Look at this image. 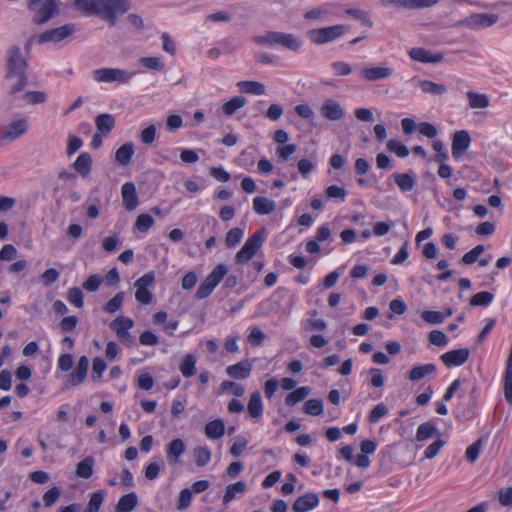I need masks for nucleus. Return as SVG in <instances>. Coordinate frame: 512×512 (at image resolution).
I'll list each match as a JSON object with an SVG mask.
<instances>
[{
	"label": "nucleus",
	"mask_w": 512,
	"mask_h": 512,
	"mask_svg": "<svg viewBox=\"0 0 512 512\" xmlns=\"http://www.w3.org/2000/svg\"><path fill=\"white\" fill-rule=\"evenodd\" d=\"M58 0H28V8L33 12V22L42 25L60 12Z\"/></svg>",
	"instance_id": "nucleus-1"
},
{
	"label": "nucleus",
	"mask_w": 512,
	"mask_h": 512,
	"mask_svg": "<svg viewBox=\"0 0 512 512\" xmlns=\"http://www.w3.org/2000/svg\"><path fill=\"white\" fill-rule=\"evenodd\" d=\"M99 17L107 21L111 27L116 24L117 16L125 14L130 9L129 0H99Z\"/></svg>",
	"instance_id": "nucleus-2"
},
{
	"label": "nucleus",
	"mask_w": 512,
	"mask_h": 512,
	"mask_svg": "<svg viewBox=\"0 0 512 512\" xmlns=\"http://www.w3.org/2000/svg\"><path fill=\"white\" fill-rule=\"evenodd\" d=\"M347 30L348 26L338 24L329 27L311 29L307 31L306 36L312 43L316 45H323L340 38Z\"/></svg>",
	"instance_id": "nucleus-3"
},
{
	"label": "nucleus",
	"mask_w": 512,
	"mask_h": 512,
	"mask_svg": "<svg viewBox=\"0 0 512 512\" xmlns=\"http://www.w3.org/2000/svg\"><path fill=\"white\" fill-rule=\"evenodd\" d=\"M228 269L225 264H218L215 268L207 275V277L200 283L195 296L197 299H205L207 298L216 286L223 280L226 276Z\"/></svg>",
	"instance_id": "nucleus-4"
},
{
	"label": "nucleus",
	"mask_w": 512,
	"mask_h": 512,
	"mask_svg": "<svg viewBox=\"0 0 512 512\" xmlns=\"http://www.w3.org/2000/svg\"><path fill=\"white\" fill-rule=\"evenodd\" d=\"M265 229L255 232L249 237L243 247L236 253L235 262L237 264L247 263L259 251L264 242Z\"/></svg>",
	"instance_id": "nucleus-5"
},
{
	"label": "nucleus",
	"mask_w": 512,
	"mask_h": 512,
	"mask_svg": "<svg viewBox=\"0 0 512 512\" xmlns=\"http://www.w3.org/2000/svg\"><path fill=\"white\" fill-rule=\"evenodd\" d=\"M28 64L18 46H13L7 53V73L5 79L10 82L15 75H26Z\"/></svg>",
	"instance_id": "nucleus-6"
},
{
	"label": "nucleus",
	"mask_w": 512,
	"mask_h": 512,
	"mask_svg": "<svg viewBox=\"0 0 512 512\" xmlns=\"http://www.w3.org/2000/svg\"><path fill=\"white\" fill-rule=\"evenodd\" d=\"M134 73L119 68H99L92 71V78L97 82L119 84L128 83Z\"/></svg>",
	"instance_id": "nucleus-7"
},
{
	"label": "nucleus",
	"mask_w": 512,
	"mask_h": 512,
	"mask_svg": "<svg viewBox=\"0 0 512 512\" xmlns=\"http://www.w3.org/2000/svg\"><path fill=\"white\" fill-rule=\"evenodd\" d=\"M499 20L497 14L491 13H475L465 17L462 20L457 21L454 27L461 28L466 27L471 30L487 28L496 24Z\"/></svg>",
	"instance_id": "nucleus-8"
},
{
	"label": "nucleus",
	"mask_w": 512,
	"mask_h": 512,
	"mask_svg": "<svg viewBox=\"0 0 512 512\" xmlns=\"http://www.w3.org/2000/svg\"><path fill=\"white\" fill-rule=\"evenodd\" d=\"M320 115L329 121H340L345 116V111L341 104L333 98L325 99L319 109Z\"/></svg>",
	"instance_id": "nucleus-9"
},
{
	"label": "nucleus",
	"mask_w": 512,
	"mask_h": 512,
	"mask_svg": "<svg viewBox=\"0 0 512 512\" xmlns=\"http://www.w3.org/2000/svg\"><path fill=\"white\" fill-rule=\"evenodd\" d=\"M75 31L73 24H66L61 27L53 28L41 33L38 37V43L60 42L72 35Z\"/></svg>",
	"instance_id": "nucleus-10"
},
{
	"label": "nucleus",
	"mask_w": 512,
	"mask_h": 512,
	"mask_svg": "<svg viewBox=\"0 0 512 512\" xmlns=\"http://www.w3.org/2000/svg\"><path fill=\"white\" fill-rule=\"evenodd\" d=\"M409 56L412 60L424 64H436L443 61L444 56L439 52H432L431 50L423 47H414L409 51Z\"/></svg>",
	"instance_id": "nucleus-11"
},
{
	"label": "nucleus",
	"mask_w": 512,
	"mask_h": 512,
	"mask_svg": "<svg viewBox=\"0 0 512 512\" xmlns=\"http://www.w3.org/2000/svg\"><path fill=\"white\" fill-rule=\"evenodd\" d=\"M360 75L368 82L385 80L394 75V68L391 66L366 67L361 70Z\"/></svg>",
	"instance_id": "nucleus-12"
},
{
	"label": "nucleus",
	"mask_w": 512,
	"mask_h": 512,
	"mask_svg": "<svg viewBox=\"0 0 512 512\" xmlns=\"http://www.w3.org/2000/svg\"><path fill=\"white\" fill-rule=\"evenodd\" d=\"M28 130L26 119H19L9 123L2 132L1 139L6 142H12L24 135Z\"/></svg>",
	"instance_id": "nucleus-13"
},
{
	"label": "nucleus",
	"mask_w": 512,
	"mask_h": 512,
	"mask_svg": "<svg viewBox=\"0 0 512 512\" xmlns=\"http://www.w3.org/2000/svg\"><path fill=\"white\" fill-rule=\"evenodd\" d=\"M438 3V0H383L382 6H394L408 10H416L431 7Z\"/></svg>",
	"instance_id": "nucleus-14"
},
{
	"label": "nucleus",
	"mask_w": 512,
	"mask_h": 512,
	"mask_svg": "<svg viewBox=\"0 0 512 512\" xmlns=\"http://www.w3.org/2000/svg\"><path fill=\"white\" fill-rule=\"evenodd\" d=\"M470 356V350L468 348H461L450 350L441 355L440 359L444 365L448 368L454 366H461L467 362Z\"/></svg>",
	"instance_id": "nucleus-15"
},
{
	"label": "nucleus",
	"mask_w": 512,
	"mask_h": 512,
	"mask_svg": "<svg viewBox=\"0 0 512 512\" xmlns=\"http://www.w3.org/2000/svg\"><path fill=\"white\" fill-rule=\"evenodd\" d=\"M471 143V137L466 130H460L454 133L452 138V155L455 159H460Z\"/></svg>",
	"instance_id": "nucleus-16"
},
{
	"label": "nucleus",
	"mask_w": 512,
	"mask_h": 512,
	"mask_svg": "<svg viewBox=\"0 0 512 512\" xmlns=\"http://www.w3.org/2000/svg\"><path fill=\"white\" fill-rule=\"evenodd\" d=\"M121 195L123 206L127 211H133L139 204L137 191L133 182H126L122 185Z\"/></svg>",
	"instance_id": "nucleus-17"
},
{
	"label": "nucleus",
	"mask_w": 512,
	"mask_h": 512,
	"mask_svg": "<svg viewBox=\"0 0 512 512\" xmlns=\"http://www.w3.org/2000/svg\"><path fill=\"white\" fill-rule=\"evenodd\" d=\"M319 504V496L316 493L308 492L298 497L292 505L293 512H307Z\"/></svg>",
	"instance_id": "nucleus-18"
},
{
	"label": "nucleus",
	"mask_w": 512,
	"mask_h": 512,
	"mask_svg": "<svg viewBox=\"0 0 512 512\" xmlns=\"http://www.w3.org/2000/svg\"><path fill=\"white\" fill-rule=\"evenodd\" d=\"M436 372L437 367L433 363L416 365L408 371L406 377L412 382H417L429 376L434 377Z\"/></svg>",
	"instance_id": "nucleus-19"
},
{
	"label": "nucleus",
	"mask_w": 512,
	"mask_h": 512,
	"mask_svg": "<svg viewBox=\"0 0 512 512\" xmlns=\"http://www.w3.org/2000/svg\"><path fill=\"white\" fill-rule=\"evenodd\" d=\"M252 364L247 361H240L226 368V374L234 379H246L251 375Z\"/></svg>",
	"instance_id": "nucleus-20"
},
{
	"label": "nucleus",
	"mask_w": 512,
	"mask_h": 512,
	"mask_svg": "<svg viewBox=\"0 0 512 512\" xmlns=\"http://www.w3.org/2000/svg\"><path fill=\"white\" fill-rule=\"evenodd\" d=\"M421 89V91L425 94H430L433 96H441L447 93L448 88L446 85L441 83H436L431 80L425 79H414Z\"/></svg>",
	"instance_id": "nucleus-21"
},
{
	"label": "nucleus",
	"mask_w": 512,
	"mask_h": 512,
	"mask_svg": "<svg viewBox=\"0 0 512 512\" xmlns=\"http://www.w3.org/2000/svg\"><path fill=\"white\" fill-rule=\"evenodd\" d=\"M115 123V117L109 113L99 114L95 118V126L97 131L103 136H107L111 133L115 127Z\"/></svg>",
	"instance_id": "nucleus-22"
},
{
	"label": "nucleus",
	"mask_w": 512,
	"mask_h": 512,
	"mask_svg": "<svg viewBox=\"0 0 512 512\" xmlns=\"http://www.w3.org/2000/svg\"><path fill=\"white\" fill-rule=\"evenodd\" d=\"M392 177L396 185L403 192L412 191L416 186V177L413 172L394 173Z\"/></svg>",
	"instance_id": "nucleus-23"
},
{
	"label": "nucleus",
	"mask_w": 512,
	"mask_h": 512,
	"mask_svg": "<svg viewBox=\"0 0 512 512\" xmlns=\"http://www.w3.org/2000/svg\"><path fill=\"white\" fill-rule=\"evenodd\" d=\"M276 45H280L288 50L296 52L301 48L302 42L294 34L277 32Z\"/></svg>",
	"instance_id": "nucleus-24"
},
{
	"label": "nucleus",
	"mask_w": 512,
	"mask_h": 512,
	"mask_svg": "<svg viewBox=\"0 0 512 512\" xmlns=\"http://www.w3.org/2000/svg\"><path fill=\"white\" fill-rule=\"evenodd\" d=\"M185 452V444L182 439L176 438L172 440L167 448V460L170 464L179 463L180 456Z\"/></svg>",
	"instance_id": "nucleus-25"
},
{
	"label": "nucleus",
	"mask_w": 512,
	"mask_h": 512,
	"mask_svg": "<svg viewBox=\"0 0 512 512\" xmlns=\"http://www.w3.org/2000/svg\"><path fill=\"white\" fill-rule=\"evenodd\" d=\"M138 505V497L136 493L130 492L123 495L115 506V512H132Z\"/></svg>",
	"instance_id": "nucleus-26"
},
{
	"label": "nucleus",
	"mask_w": 512,
	"mask_h": 512,
	"mask_svg": "<svg viewBox=\"0 0 512 512\" xmlns=\"http://www.w3.org/2000/svg\"><path fill=\"white\" fill-rule=\"evenodd\" d=\"M225 423L222 419H216L205 425L204 433L209 439H219L224 435Z\"/></svg>",
	"instance_id": "nucleus-27"
},
{
	"label": "nucleus",
	"mask_w": 512,
	"mask_h": 512,
	"mask_svg": "<svg viewBox=\"0 0 512 512\" xmlns=\"http://www.w3.org/2000/svg\"><path fill=\"white\" fill-rule=\"evenodd\" d=\"M247 410L253 419H259L263 413L262 397L259 391H254L249 399Z\"/></svg>",
	"instance_id": "nucleus-28"
},
{
	"label": "nucleus",
	"mask_w": 512,
	"mask_h": 512,
	"mask_svg": "<svg viewBox=\"0 0 512 512\" xmlns=\"http://www.w3.org/2000/svg\"><path fill=\"white\" fill-rule=\"evenodd\" d=\"M134 154V145L131 142L125 143L120 146L115 152V161L122 165L127 166L131 162Z\"/></svg>",
	"instance_id": "nucleus-29"
},
{
	"label": "nucleus",
	"mask_w": 512,
	"mask_h": 512,
	"mask_svg": "<svg viewBox=\"0 0 512 512\" xmlns=\"http://www.w3.org/2000/svg\"><path fill=\"white\" fill-rule=\"evenodd\" d=\"M275 207V202L267 197H255L253 200V209L259 215H268Z\"/></svg>",
	"instance_id": "nucleus-30"
},
{
	"label": "nucleus",
	"mask_w": 512,
	"mask_h": 512,
	"mask_svg": "<svg viewBox=\"0 0 512 512\" xmlns=\"http://www.w3.org/2000/svg\"><path fill=\"white\" fill-rule=\"evenodd\" d=\"M95 459L92 456H87L80 461L76 466V475L82 479H89L94 473Z\"/></svg>",
	"instance_id": "nucleus-31"
},
{
	"label": "nucleus",
	"mask_w": 512,
	"mask_h": 512,
	"mask_svg": "<svg viewBox=\"0 0 512 512\" xmlns=\"http://www.w3.org/2000/svg\"><path fill=\"white\" fill-rule=\"evenodd\" d=\"M92 166V158L89 153L83 152L81 153L77 159L75 160L73 167L74 169L82 176L86 177L90 171Z\"/></svg>",
	"instance_id": "nucleus-32"
},
{
	"label": "nucleus",
	"mask_w": 512,
	"mask_h": 512,
	"mask_svg": "<svg viewBox=\"0 0 512 512\" xmlns=\"http://www.w3.org/2000/svg\"><path fill=\"white\" fill-rule=\"evenodd\" d=\"M74 6L77 10L85 13L99 16L100 1L99 0H75Z\"/></svg>",
	"instance_id": "nucleus-33"
},
{
	"label": "nucleus",
	"mask_w": 512,
	"mask_h": 512,
	"mask_svg": "<svg viewBox=\"0 0 512 512\" xmlns=\"http://www.w3.org/2000/svg\"><path fill=\"white\" fill-rule=\"evenodd\" d=\"M134 326V321L129 317L119 316L110 323V328L120 335L122 333L129 332Z\"/></svg>",
	"instance_id": "nucleus-34"
},
{
	"label": "nucleus",
	"mask_w": 512,
	"mask_h": 512,
	"mask_svg": "<svg viewBox=\"0 0 512 512\" xmlns=\"http://www.w3.org/2000/svg\"><path fill=\"white\" fill-rule=\"evenodd\" d=\"M247 100L243 96H235L222 105V111L226 116H232L236 111L243 108Z\"/></svg>",
	"instance_id": "nucleus-35"
},
{
	"label": "nucleus",
	"mask_w": 512,
	"mask_h": 512,
	"mask_svg": "<svg viewBox=\"0 0 512 512\" xmlns=\"http://www.w3.org/2000/svg\"><path fill=\"white\" fill-rule=\"evenodd\" d=\"M467 98L469 100V106L472 109H484L490 105L489 98L486 94L469 91L467 92Z\"/></svg>",
	"instance_id": "nucleus-36"
},
{
	"label": "nucleus",
	"mask_w": 512,
	"mask_h": 512,
	"mask_svg": "<svg viewBox=\"0 0 512 512\" xmlns=\"http://www.w3.org/2000/svg\"><path fill=\"white\" fill-rule=\"evenodd\" d=\"M311 392V389L308 386L299 387L289 393L285 398V403L287 406H294L298 402L304 400Z\"/></svg>",
	"instance_id": "nucleus-37"
},
{
	"label": "nucleus",
	"mask_w": 512,
	"mask_h": 512,
	"mask_svg": "<svg viewBox=\"0 0 512 512\" xmlns=\"http://www.w3.org/2000/svg\"><path fill=\"white\" fill-rule=\"evenodd\" d=\"M246 491V484L243 481H238L226 486L223 496V503L227 504L232 501L237 494H243Z\"/></svg>",
	"instance_id": "nucleus-38"
},
{
	"label": "nucleus",
	"mask_w": 512,
	"mask_h": 512,
	"mask_svg": "<svg viewBox=\"0 0 512 512\" xmlns=\"http://www.w3.org/2000/svg\"><path fill=\"white\" fill-rule=\"evenodd\" d=\"M237 85L244 93L263 95L266 92L265 85L257 81H241Z\"/></svg>",
	"instance_id": "nucleus-39"
},
{
	"label": "nucleus",
	"mask_w": 512,
	"mask_h": 512,
	"mask_svg": "<svg viewBox=\"0 0 512 512\" xmlns=\"http://www.w3.org/2000/svg\"><path fill=\"white\" fill-rule=\"evenodd\" d=\"M87 377L85 372L74 369V371L68 376L66 381L62 384V390H69L72 387H76L82 384Z\"/></svg>",
	"instance_id": "nucleus-40"
},
{
	"label": "nucleus",
	"mask_w": 512,
	"mask_h": 512,
	"mask_svg": "<svg viewBox=\"0 0 512 512\" xmlns=\"http://www.w3.org/2000/svg\"><path fill=\"white\" fill-rule=\"evenodd\" d=\"M193 457L198 467H204L211 460V451L207 447L199 446L194 448Z\"/></svg>",
	"instance_id": "nucleus-41"
},
{
	"label": "nucleus",
	"mask_w": 512,
	"mask_h": 512,
	"mask_svg": "<svg viewBox=\"0 0 512 512\" xmlns=\"http://www.w3.org/2000/svg\"><path fill=\"white\" fill-rule=\"evenodd\" d=\"M6 88L9 94H15L24 89L27 84V75H15L13 80L8 82L6 79Z\"/></svg>",
	"instance_id": "nucleus-42"
},
{
	"label": "nucleus",
	"mask_w": 512,
	"mask_h": 512,
	"mask_svg": "<svg viewBox=\"0 0 512 512\" xmlns=\"http://www.w3.org/2000/svg\"><path fill=\"white\" fill-rule=\"evenodd\" d=\"M196 360L192 354H187L183 358L179 369L185 378H189L195 374Z\"/></svg>",
	"instance_id": "nucleus-43"
},
{
	"label": "nucleus",
	"mask_w": 512,
	"mask_h": 512,
	"mask_svg": "<svg viewBox=\"0 0 512 512\" xmlns=\"http://www.w3.org/2000/svg\"><path fill=\"white\" fill-rule=\"evenodd\" d=\"M386 147L389 152L395 153L398 157L404 158L409 155V149L399 140H389Z\"/></svg>",
	"instance_id": "nucleus-44"
},
{
	"label": "nucleus",
	"mask_w": 512,
	"mask_h": 512,
	"mask_svg": "<svg viewBox=\"0 0 512 512\" xmlns=\"http://www.w3.org/2000/svg\"><path fill=\"white\" fill-rule=\"evenodd\" d=\"M154 224V219L149 214H140L134 223V228L141 232L146 233Z\"/></svg>",
	"instance_id": "nucleus-45"
},
{
	"label": "nucleus",
	"mask_w": 512,
	"mask_h": 512,
	"mask_svg": "<svg viewBox=\"0 0 512 512\" xmlns=\"http://www.w3.org/2000/svg\"><path fill=\"white\" fill-rule=\"evenodd\" d=\"M103 501L104 494L102 491H96L92 493L84 512H99V509L103 504Z\"/></svg>",
	"instance_id": "nucleus-46"
},
{
	"label": "nucleus",
	"mask_w": 512,
	"mask_h": 512,
	"mask_svg": "<svg viewBox=\"0 0 512 512\" xmlns=\"http://www.w3.org/2000/svg\"><path fill=\"white\" fill-rule=\"evenodd\" d=\"M303 410L306 414L318 416L323 413V402L319 399H309L305 402Z\"/></svg>",
	"instance_id": "nucleus-47"
},
{
	"label": "nucleus",
	"mask_w": 512,
	"mask_h": 512,
	"mask_svg": "<svg viewBox=\"0 0 512 512\" xmlns=\"http://www.w3.org/2000/svg\"><path fill=\"white\" fill-rule=\"evenodd\" d=\"M494 299V295L491 292L488 291H481L476 293L472 298L470 299V305L471 306H487L489 305Z\"/></svg>",
	"instance_id": "nucleus-48"
},
{
	"label": "nucleus",
	"mask_w": 512,
	"mask_h": 512,
	"mask_svg": "<svg viewBox=\"0 0 512 512\" xmlns=\"http://www.w3.org/2000/svg\"><path fill=\"white\" fill-rule=\"evenodd\" d=\"M125 298L124 292H118L112 299H110L104 306V311L113 314L121 309Z\"/></svg>",
	"instance_id": "nucleus-49"
},
{
	"label": "nucleus",
	"mask_w": 512,
	"mask_h": 512,
	"mask_svg": "<svg viewBox=\"0 0 512 512\" xmlns=\"http://www.w3.org/2000/svg\"><path fill=\"white\" fill-rule=\"evenodd\" d=\"M436 433V426L430 422L421 424L416 433L417 441H424Z\"/></svg>",
	"instance_id": "nucleus-50"
},
{
	"label": "nucleus",
	"mask_w": 512,
	"mask_h": 512,
	"mask_svg": "<svg viewBox=\"0 0 512 512\" xmlns=\"http://www.w3.org/2000/svg\"><path fill=\"white\" fill-rule=\"evenodd\" d=\"M421 318L429 324L437 325L445 321V314L439 311L425 310L422 312Z\"/></svg>",
	"instance_id": "nucleus-51"
},
{
	"label": "nucleus",
	"mask_w": 512,
	"mask_h": 512,
	"mask_svg": "<svg viewBox=\"0 0 512 512\" xmlns=\"http://www.w3.org/2000/svg\"><path fill=\"white\" fill-rule=\"evenodd\" d=\"M139 62L149 70L161 71L164 68V62L160 57H141Z\"/></svg>",
	"instance_id": "nucleus-52"
},
{
	"label": "nucleus",
	"mask_w": 512,
	"mask_h": 512,
	"mask_svg": "<svg viewBox=\"0 0 512 512\" xmlns=\"http://www.w3.org/2000/svg\"><path fill=\"white\" fill-rule=\"evenodd\" d=\"M325 194L329 199L344 201L347 196V190L337 185H331L326 188Z\"/></svg>",
	"instance_id": "nucleus-53"
},
{
	"label": "nucleus",
	"mask_w": 512,
	"mask_h": 512,
	"mask_svg": "<svg viewBox=\"0 0 512 512\" xmlns=\"http://www.w3.org/2000/svg\"><path fill=\"white\" fill-rule=\"evenodd\" d=\"M242 237L243 230L241 228H232L226 234L225 244L228 248H232L240 243Z\"/></svg>",
	"instance_id": "nucleus-54"
},
{
	"label": "nucleus",
	"mask_w": 512,
	"mask_h": 512,
	"mask_svg": "<svg viewBox=\"0 0 512 512\" xmlns=\"http://www.w3.org/2000/svg\"><path fill=\"white\" fill-rule=\"evenodd\" d=\"M485 251L484 245H477L472 250L464 254L461 261L465 265H472L477 261L479 256Z\"/></svg>",
	"instance_id": "nucleus-55"
},
{
	"label": "nucleus",
	"mask_w": 512,
	"mask_h": 512,
	"mask_svg": "<svg viewBox=\"0 0 512 512\" xmlns=\"http://www.w3.org/2000/svg\"><path fill=\"white\" fill-rule=\"evenodd\" d=\"M429 342L435 346L443 347L448 344L447 335L440 330H432L428 335Z\"/></svg>",
	"instance_id": "nucleus-56"
},
{
	"label": "nucleus",
	"mask_w": 512,
	"mask_h": 512,
	"mask_svg": "<svg viewBox=\"0 0 512 512\" xmlns=\"http://www.w3.org/2000/svg\"><path fill=\"white\" fill-rule=\"evenodd\" d=\"M252 40L259 45H276L277 40V32L276 31H268L264 35H257L252 38Z\"/></svg>",
	"instance_id": "nucleus-57"
},
{
	"label": "nucleus",
	"mask_w": 512,
	"mask_h": 512,
	"mask_svg": "<svg viewBox=\"0 0 512 512\" xmlns=\"http://www.w3.org/2000/svg\"><path fill=\"white\" fill-rule=\"evenodd\" d=\"M83 298H84L83 293L78 287H73L68 290L67 299L71 304H73L77 308L83 307V305H84Z\"/></svg>",
	"instance_id": "nucleus-58"
},
{
	"label": "nucleus",
	"mask_w": 512,
	"mask_h": 512,
	"mask_svg": "<svg viewBox=\"0 0 512 512\" xmlns=\"http://www.w3.org/2000/svg\"><path fill=\"white\" fill-rule=\"evenodd\" d=\"M106 368L107 365L105 361L100 357H96L92 362V379L94 381H100Z\"/></svg>",
	"instance_id": "nucleus-59"
},
{
	"label": "nucleus",
	"mask_w": 512,
	"mask_h": 512,
	"mask_svg": "<svg viewBox=\"0 0 512 512\" xmlns=\"http://www.w3.org/2000/svg\"><path fill=\"white\" fill-rule=\"evenodd\" d=\"M482 449V438H479L474 443H472L468 448L466 449V458L470 463H474L480 454V451Z\"/></svg>",
	"instance_id": "nucleus-60"
},
{
	"label": "nucleus",
	"mask_w": 512,
	"mask_h": 512,
	"mask_svg": "<svg viewBox=\"0 0 512 512\" xmlns=\"http://www.w3.org/2000/svg\"><path fill=\"white\" fill-rule=\"evenodd\" d=\"M103 282V277L99 274L90 275L87 280L82 284V287L89 292H95Z\"/></svg>",
	"instance_id": "nucleus-61"
},
{
	"label": "nucleus",
	"mask_w": 512,
	"mask_h": 512,
	"mask_svg": "<svg viewBox=\"0 0 512 512\" xmlns=\"http://www.w3.org/2000/svg\"><path fill=\"white\" fill-rule=\"evenodd\" d=\"M346 13L353 18L360 20L365 26L372 27L373 22L371 21L369 14L361 9H347Z\"/></svg>",
	"instance_id": "nucleus-62"
},
{
	"label": "nucleus",
	"mask_w": 512,
	"mask_h": 512,
	"mask_svg": "<svg viewBox=\"0 0 512 512\" xmlns=\"http://www.w3.org/2000/svg\"><path fill=\"white\" fill-rule=\"evenodd\" d=\"M283 114V106L278 103H273L268 107L265 116L271 121H278L283 116Z\"/></svg>",
	"instance_id": "nucleus-63"
},
{
	"label": "nucleus",
	"mask_w": 512,
	"mask_h": 512,
	"mask_svg": "<svg viewBox=\"0 0 512 512\" xmlns=\"http://www.w3.org/2000/svg\"><path fill=\"white\" fill-rule=\"evenodd\" d=\"M504 397L512 405V370L506 369L504 377Z\"/></svg>",
	"instance_id": "nucleus-64"
}]
</instances>
